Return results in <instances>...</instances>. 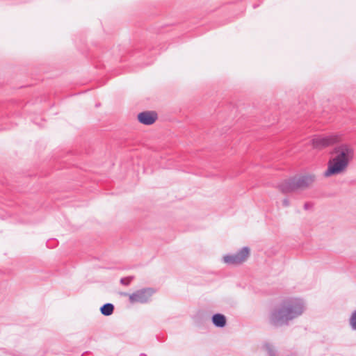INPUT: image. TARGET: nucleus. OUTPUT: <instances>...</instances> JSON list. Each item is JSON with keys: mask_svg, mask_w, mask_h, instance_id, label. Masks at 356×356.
<instances>
[{"mask_svg": "<svg viewBox=\"0 0 356 356\" xmlns=\"http://www.w3.org/2000/svg\"><path fill=\"white\" fill-rule=\"evenodd\" d=\"M355 151L348 144H341L334 147L327 162V169L323 175L325 177L343 174L353 160Z\"/></svg>", "mask_w": 356, "mask_h": 356, "instance_id": "obj_1", "label": "nucleus"}, {"mask_svg": "<svg viewBox=\"0 0 356 356\" xmlns=\"http://www.w3.org/2000/svg\"><path fill=\"white\" fill-rule=\"evenodd\" d=\"M304 307L300 301L284 304L272 315V321L276 325H281L288 321L300 315Z\"/></svg>", "mask_w": 356, "mask_h": 356, "instance_id": "obj_2", "label": "nucleus"}, {"mask_svg": "<svg viewBox=\"0 0 356 356\" xmlns=\"http://www.w3.org/2000/svg\"><path fill=\"white\" fill-rule=\"evenodd\" d=\"M315 180L314 175H305L284 180L278 184L277 188L283 193H289L311 186Z\"/></svg>", "mask_w": 356, "mask_h": 356, "instance_id": "obj_3", "label": "nucleus"}, {"mask_svg": "<svg viewBox=\"0 0 356 356\" xmlns=\"http://www.w3.org/2000/svg\"><path fill=\"white\" fill-rule=\"evenodd\" d=\"M341 136L331 134L325 136H314L311 138V144L314 149H322L341 141Z\"/></svg>", "mask_w": 356, "mask_h": 356, "instance_id": "obj_4", "label": "nucleus"}, {"mask_svg": "<svg viewBox=\"0 0 356 356\" xmlns=\"http://www.w3.org/2000/svg\"><path fill=\"white\" fill-rule=\"evenodd\" d=\"M250 255V250L248 248H243L235 254H229L223 257L224 263L228 265L238 266L244 263Z\"/></svg>", "mask_w": 356, "mask_h": 356, "instance_id": "obj_5", "label": "nucleus"}, {"mask_svg": "<svg viewBox=\"0 0 356 356\" xmlns=\"http://www.w3.org/2000/svg\"><path fill=\"white\" fill-rule=\"evenodd\" d=\"M153 291L151 289H141L129 296V301L131 303H145L149 300Z\"/></svg>", "mask_w": 356, "mask_h": 356, "instance_id": "obj_6", "label": "nucleus"}, {"mask_svg": "<svg viewBox=\"0 0 356 356\" xmlns=\"http://www.w3.org/2000/svg\"><path fill=\"white\" fill-rule=\"evenodd\" d=\"M157 119V115L152 111H145L138 115V121L145 125H150L155 122Z\"/></svg>", "mask_w": 356, "mask_h": 356, "instance_id": "obj_7", "label": "nucleus"}, {"mask_svg": "<svg viewBox=\"0 0 356 356\" xmlns=\"http://www.w3.org/2000/svg\"><path fill=\"white\" fill-rule=\"evenodd\" d=\"M212 321L217 327H224L226 323V318L225 316L218 314L213 316Z\"/></svg>", "mask_w": 356, "mask_h": 356, "instance_id": "obj_8", "label": "nucleus"}, {"mask_svg": "<svg viewBox=\"0 0 356 356\" xmlns=\"http://www.w3.org/2000/svg\"><path fill=\"white\" fill-rule=\"evenodd\" d=\"M114 307L112 304L107 303L101 307V312L105 316H109L113 314Z\"/></svg>", "mask_w": 356, "mask_h": 356, "instance_id": "obj_9", "label": "nucleus"}, {"mask_svg": "<svg viewBox=\"0 0 356 356\" xmlns=\"http://www.w3.org/2000/svg\"><path fill=\"white\" fill-rule=\"evenodd\" d=\"M350 325L354 330H356V312H355L350 318Z\"/></svg>", "mask_w": 356, "mask_h": 356, "instance_id": "obj_10", "label": "nucleus"}, {"mask_svg": "<svg viewBox=\"0 0 356 356\" xmlns=\"http://www.w3.org/2000/svg\"><path fill=\"white\" fill-rule=\"evenodd\" d=\"M282 205L284 207H288L289 205V200L286 198L282 200Z\"/></svg>", "mask_w": 356, "mask_h": 356, "instance_id": "obj_11", "label": "nucleus"}]
</instances>
